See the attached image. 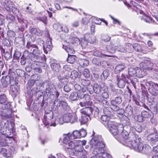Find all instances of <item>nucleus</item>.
Wrapping results in <instances>:
<instances>
[{
  "mask_svg": "<svg viewBox=\"0 0 158 158\" xmlns=\"http://www.w3.org/2000/svg\"><path fill=\"white\" fill-rule=\"evenodd\" d=\"M130 138L132 141H126V146L135 151L143 153L148 154L149 153L151 149L148 145H143L141 142V139L135 134H131Z\"/></svg>",
  "mask_w": 158,
  "mask_h": 158,
  "instance_id": "nucleus-1",
  "label": "nucleus"
},
{
  "mask_svg": "<svg viewBox=\"0 0 158 158\" xmlns=\"http://www.w3.org/2000/svg\"><path fill=\"white\" fill-rule=\"evenodd\" d=\"M68 138L67 137V139L65 138L63 141L65 150L69 152L70 155L76 156L80 146L75 145L74 143L71 140L68 141L67 140Z\"/></svg>",
  "mask_w": 158,
  "mask_h": 158,
  "instance_id": "nucleus-2",
  "label": "nucleus"
},
{
  "mask_svg": "<svg viewBox=\"0 0 158 158\" xmlns=\"http://www.w3.org/2000/svg\"><path fill=\"white\" fill-rule=\"evenodd\" d=\"M10 105L7 102L6 103L0 102V110H3L1 114V118H10L12 113V109L10 108Z\"/></svg>",
  "mask_w": 158,
  "mask_h": 158,
  "instance_id": "nucleus-3",
  "label": "nucleus"
},
{
  "mask_svg": "<svg viewBox=\"0 0 158 158\" xmlns=\"http://www.w3.org/2000/svg\"><path fill=\"white\" fill-rule=\"evenodd\" d=\"M63 120L65 123H73L77 121L78 117L75 113H68L64 115Z\"/></svg>",
  "mask_w": 158,
  "mask_h": 158,
  "instance_id": "nucleus-4",
  "label": "nucleus"
},
{
  "mask_svg": "<svg viewBox=\"0 0 158 158\" xmlns=\"http://www.w3.org/2000/svg\"><path fill=\"white\" fill-rule=\"evenodd\" d=\"M131 134H134L132 132H130L129 134L128 132L125 130H123L121 133V137L119 135H117V137H115V139L118 141L123 140L125 142V145L126 146V141H132L130 137L131 136Z\"/></svg>",
  "mask_w": 158,
  "mask_h": 158,
  "instance_id": "nucleus-5",
  "label": "nucleus"
},
{
  "mask_svg": "<svg viewBox=\"0 0 158 158\" xmlns=\"http://www.w3.org/2000/svg\"><path fill=\"white\" fill-rule=\"evenodd\" d=\"M15 74V73L13 72L11 69H10L8 72V75L5 77L4 76L2 77L1 81L4 87H7L8 85L10 84V77Z\"/></svg>",
  "mask_w": 158,
  "mask_h": 158,
  "instance_id": "nucleus-6",
  "label": "nucleus"
},
{
  "mask_svg": "<svg viewBox=\"0 0 158 158\" xmlns=\"http://www.w3.org/2000/svg\"><path fill=\"white\" fill-rule=\"evenodd\" d=\"M26 48L31 52H32V53L34 55H40L42 52L39 49L38 47L31 44L30 40L27 42Z\"/></svg>",
  "mask_w": 158,
  "mask_h": 158,
  "instance_id": "nucleus-7",
  "label": "nucleus"
},
{
  "mask_svg": "<svg viewBox=\"0 0 158 158\" xmlns=\"http://www.w3.org/2000/svg\"><path fill=\"white\" fill-rule=\"evenodd\" d=\"M139 65L143 69L150 70H152L153 64L150 59H148L144 60L143 62L140 63Z\"/></svg>",
  "mask_w": 158,
  "mask_h": 158,
  "instance_id": "nucleus-8",
  "label": "nucleus"
},
{
  "mask_svg": "<svg viewBox=\"0 0 158 158\" xmlns=\"http://www.w3.org/2000/svg\"><path fill=\"white\" fill-rule=\"evenodd\" d=\"M104 114L101 117L102 123L107 128H109V113L108 111L103 110Z\"/></svg>",
  "mask_w": 158,
  "mask_h": 158,
  "instance_id": "nucleus-9",
  "label": "nucleus"
},
{
  "mask_svg": "<svg viewBox=\"0 0 158 158\" xmlns=\"http://www.w3.org/2000/svg\"><path fill=\"white\" fill-rule=\"evenodd\" d=\"M67 137H68V141L71 140L70 139H74L76 138H80V136L79 134V131L77 130H75L72 133H69L68 135H65L64 137L63 141L64 140L65 138H67Z\"/></svg>",
  "mask_w": 158,
  "mask_h": 158,
  "instance_id": "nucleus-10",
  "label": "nucleus"
},
{
  "mask_svg": "<svg viewBox=\"0 0 158 158\" xmlns=\"http://www.w3.org/2000/svg\"><path fill=\"white\" fill-rule=\"evenodd\" d=\"M52 47V39L49 38L47 40L46 44L43 45V48L44 52L47 54L48 52L51 50Z\"/></svg>",
  "mask_w": 158,
  "mask_h": 158,
  "instance_id": "nucleus-11",
  "label": "nucleus"
},
{
  "mask_svg": "<svg viewBox=\"0 0 158 158\" xmlns=\"http://www.w3.org/2000/svg\"><path fill=\"white\" fill-rule=\"evenodd\" d=\"M9 118H5L3 119L2 118L3 120L1 123V132L3 134H5V132L6 131L7 128L9 126L8 120L7 119Z\"/></svg>",
  "mask_w": 158,
  "mask_h": 158,
  "instance_id": "nucleus-12",
  "label": "nucleus"
},
{
  "mask_svg": "<svg viewBox=\"0 0 158 158\" xmlns=\"http://www.w3.org/2000/svg\"><path fill=\"white\" fill-rule=\"evenodd\" d=\"M40 85L44 88L47 93H49L52 88L51 82L48 80H45L44 82L40 83Z\"/></svg>",
  "mask_w": 158,
  "mask_h": 158,
  "instance_id": "nucleus-13",
  "label": "nucleus"
},
{
  "mask_svg": "<svg viewBox=\"0 0 158 158\" xmlns=\"http://www.w3.org/2000/svg\"><path fill=\"white\" fill-rule=\"evenodd\" d=\"M93 110V109L91 107L88 106L82 109L81 113L82 114L87 115L89 118L92 114Z\"/></svg>",
  "mask_w": 158,
  "mask_h": 158,
  "instance_id": "nucleus-14",
  "label": "nucleus"
},
{
  "mask_svg": "<svg viewBox=\"0 0 158 158\" xmlns=\"http://www.w3.org/2000/svg\"><path fill=\"white\" fill-rule=\"evenodd\" d=\"M14 5V3L10 0H5L2 3V5L6 10L10 12L11 8Z\"/></svg>",
  "mask_w": 158,
  "mask_h": 158,
  "instance_id": "nucleus-15",
  "label": "nucleus"
},
{
  "mask_svg": "<svg viewBox=\"0 0 158 158\" xmlns=\"http://www.w3.org/2000/svg\"><path fill=\"white\" fill-rule=\"evenodd\" d=\"M127 76H125L123 74H122L121 78L118 80V85L120 88H123L124 87L126 82L127 83Z\"/></svg>",
  "mask_w": 158,
  "mask_h": 158,
  "instance_id": "nucleus-16",
  "label": "nucleus"
},
{
  "mask_svg": "<svg viewBox=\"0 0 158 158\" xmlns=\"http://www.w3.org/2000/svg\"><path fill=\"white\" fill-rule=\"evenodd\" d=\"M90 143L92 145L100 149H103L105 147V145L102 142H98L95 140L94 138H92L90 140Z\"/></svg>",
  "mask_w": 158,
  "mask_h": 158,
  "instance_id": "nucleus-17",
  "label": "nucleus"
},
{
  "mask_svg": "<svg viewBox=\"0 0 158 158\" xmlns=\"http://www.w3.org/2000/svg\"><path fill=\"white\" fill-rule=\"evenodd\" d=\"M39 55H35L34 57L32 58V61L35 62L36 61V62H39L40 64H42L44 62H45L46 59L44 56H40Z\"/></svg>",
  "mask_w": 158,
  "mask_h": 158,
  "instance_id": "nucleus-18",
  "label": "nucleus"
},
{
  "mask_svg": "<svg viewBox=\"0 0 158 158\" xmlns=\"http://www.w3.org/2000/svg\"><path fill=\"white\" fill-rule=\"evenodd\" d=\"M53 26L54 28L58 31H62L66 33L69 32L68 28L65 26H61L60 25L54 24Z\"/></svg>",
  "mask_w": 158,
  "mask_h": 158,
  "instance_id": "nucleus-19",
  "label": "nucleus"
},
{
  "mask_svg": "<svg viewBox=\"0 0 158 158\" xmlns=\"http://www.w3.org/2000/svg\"><path fill=\"white\" fill-rule=\"evenodd\" d=\"M77 93L78 94V99L83 98L85 100L90 101V96L88 94L84 93L81 90L78 91Z\"/></svg>",
  "mask_w": 158,
  "mask_h": 158,
  "instance_id": "nucleus-20",
  "label": "nucleus"
},
{
  "mask_svg": "<svg viewBox=\"0 0 158 158\" xmlns=\"http://www.w3.org/2000/svg\"><path fill=\"white\" fill-rule=\"evenodd\" d=\"M91 147H92L94 148V150L93 151L92 153L94 154L95 155H103L104 153H104V150L103 149H100L97 147H95L93 145L91 146Z\"/></svg>",
  "mask_w": 158,
  "mask_h": 158,
  "instance_id": "nucleus-21",
  "label": "nucleus"
},
{
  "mask_svg": "<svg viewBox=\"0 0 158 158\" xmlns=\"http://www.w3.org/2000/svg\"><path fill=\"white\" fill-rule=\"evenodd\" d=\"M145 84L148 88H151L154 90L158 91V84L152 82H146Z\"/></svg>",
  "mask_w": 158,
  "mask_h": 158,
  "instance_id": "nucleus-22",
  "label": "nucleus"
},
{
  "mask_svg": "<svg viewBox=\"0 0 158 158\" xmlns=\"http://www.w3.org/2000/svg\"><path fill=\"white\" fill-rule=\"evenodd\" d=\"M35 55L33 54L31 52H29L28 50H26L24 51L23 55L22 56L27 60L30 59L32 61V58L34 57Z\"/></svg>",
  "mask_w": 158,
  "mask_h": 158,
  "instance_id": "nucleus-23",
  "label": "nucleus"
},
{
  "mask_svg": "<svg viewBox=\"0 0 158 158\" xmlns=\"http://www.w3.org/2000/svg\"><path fill=\"white\" fill-rule=\"evenodd\" d=\"M89 34H86L84 38H82L80 42L81 45L83 48H85L87 46L88 42L87 40Z\"/></svg>",
  "mask_w": 158,
  "mask_h": 158,
  "instance_id": "nucleus-24",
  "label": "nucleus"
},
{
  "mask_svg": "<svg viewBox=\"0 0 158 158\" xmlns=\"http://www.w3.org/2000/svg\"><path fill=\"white\" fill-rule=\"evenodd\" d=\"M78 76V72L76 70H73L69 73H66V76L67 77H70L73 79H75L77 78Z\"/></svg>",
  "mask_w": 158,
  "mask_h": 158,
  "instance_id": "nucleus-25",
  "label": "nucleus"
},
{
  "mask_svg": "<svg viewBox=\"0 0 158 158\" xmlns=\"http://www.w3.org/2000/svg\"><path fill=\"white\" fill-rule=\"evenodd\" d=\"M50 67L51 69L54 72H58L60 71V66L59 63L55 62L52 63Z\"/></svg>",
  "mask_w": 158,
  "mask_h": 158,
  "instance_id": "nucleus-26",
  "label": "nucleus"
},
{
  "mask_svg": "<svg viewBox=\"0 0 158 158\" xmlns=\"http://www.w3.org/2000/svg\"><path fill=\"white\" fill-rule=\"evenodd\" d=\"M63 47L68 53L74 54L75 52V50L71 44L63 46Z\"/></svg>",
  "mask_w": 158,
  "mask_h": 158,
  "instance_id": "nucleus-27",
  "label": "nucleus"
},
{
  "mask_svg": "<svg viewBox=\"0 0 158 158\" xmlns=\"http://www.w3.org/2000/svg\"><path fill=\"white\" fill-rule=\"evenodd\" d=\"M136 72L135 76L139 78L143 77L145 74V72L139 67H136Z\"/></svg>",
  "mask_w": 158,
  "mask_h": 158,
  "instance_id": "nucleus-28",
  "label": "nucleus"
},
{
  "mask_svg": "<svg viewBox=\"0 0 158 158\" xmlns=\"http://www.w3.org/2000/svg\"><path fill=\"white\" fill-rule=\"evenodd\" d=\"M35 83L33 80H29L27 85V89L29 91H32L33 89V86Z\"/></svg>",
  "mask_w": 158,
  "mask_h": 158,
  "instance_id": "nucleus-29",
  "label": "nucleus"
},
{
  "mask_svg": "<svg viewBox=\"0 0 158 158\" xmlns=\"http://www.w3.org/2000/svg\"><path fill=\"white\" fill-rule=\"evenodd\" d=\"M125 66L123 64H120L116 66L114 69V73L115 74L119 73L121 71L125 68Z\"/></svg>",
  "mask_w": 158,
  "mask_h": 158,
  "instance_id": "nucleus-30",
  "label": "nucleus"
},
{
  "mask_svg": "<svg viewBox=\"0 0 158 158\" xmlns=\"http://www.w3.org/2000/svg\"><path fill=\"white\" fill-rule=\"evenodd\" d=\"M79 41V39L76 37H70L69 40H66L67 43L70 44H69L72 45L73 43H76Z\"/></svg>",
  "mask_w": 158,
  "mask_h": 158,
  "instance_id": "nucleus-31",
  "label": "nucleus"
},
{
  "mask_svg": "<svg viewBox=\"0 0 158 158\" xmlns=\"http://www.w3.org/2000/svg\"><path fill=\"white\" fill-rule=\"evenodd\" d=\"M67 60L68 62L70 64H73L76 60V57L74 55H70L69 54Z\"/></svg>",
  "mask_w": 158,
  "mask_h": 158,
  "instance_id": "nucleus-32",
  "label": "nucleus"
},
{
  "mask_svg": "<svg viewBox=\"0 0 158 158\" xmlns=\"http://www.w3.org/2000/svg\"><path fill=\"white\" fill-rule=\"evenodd\" d=\"M89 120H90V117L89 118L87 115L83 116L82 115L81 116V118L79 119L80 122L82 124L86 123Z\"/></svg>",
  "mask_w": 158,
  "mask_h": 158,
  "instance_id": "nucleus-33",
  "label": "nucleus"
},
{
  "mask_svg": "<svg viewBox=\"0 0 158 158\" xmlns=\"http://www.w3.org/2000/svg\"><path fill=\"white\" fill-rule=\"evenodd\" d=\"M94 92L96 94H99L101 91V87L97 83H94Z\"/></svg>",
  "mask_w": 158,
  "mask_h": 158,
  "instance_id": "nucleus-34",
  "label": "nucleus"
},
{
  "mask_svg": "<svg viewBox=\"0 0 158 158\" xmlns=\"http://www.w3.org/2000/svg\"><path fill=\"white\" fill-rule=\"evenodd\" d=\"M115 79H116V78H115ZM116 79H114L113 80H113H111V81L112 82V83H110V88L111 91L112 92H113L114 93V96H116V89L114 87V85H116V81L115 80Z\"/></svg>",
  "mask_w": 158,
  "mask_h": 158,
  "instance_id": "nucleus-35",
  "label": "nucleus"
},
{
  "mask_svg": "<svg viewBox=\"0 0 158 158\" xmlns=\"http://www.w3.org/2000/svg\"><path fill=\"white\" fill-rule=\"evenodd\" d=\"M79 63L80 66L84 67L87 66L89 64V61L85 59H81L79 61Z\"/></svg>",
  "mask_w": 158,
  "mask_h": 158,
  "instance_id": "nucleus-36",
  "label": "nucleus"
},
{
  "mask_svg": "<svg viewBox=\"0 0 158 158\" xmlns=\"http://www.w3.org/2000/svg\"><path fill=\"white\" fill-rule=\"evenodd\" d=\"M9 152L10 153V155H9L8 154V155L7 156V158H12L13 157V155L16 153L17 150L15 148L12 147H11L9 149Z\"/></svg>",
  "mask_w": 158,
  "mask_h": 158,
  "instance_id": "nucleus-37",
  "label": "nucleus"
},
{
  "mask_svg": "<svg viewBox=\"0 0 158 158\" xmlns=\"http://www.w3.org/2000/svg\"><path fill=\"white\" fill-rule=\"evenodd\" d=\"M127 83L129 84H132V85L135 87V84L137 82V79L135 78H131L127 77Z\"/></svg>",
  "mask_w": 158,
  "mask_h": 158,
  "instance_id": "nucleus-38",
  "label": "nucleus"
},
{
  "mask_svg": "<svg viewBox=\"0 0 158 158\" xmlns=\"http://www.w3.org/2000/svg\"><path fill=\"white\" fill-rule=\"evenodd\" d=\"M59 103L64 110H67L69 109V106L66 102L61 101H60Z\"/></svg>",
  "mask_w": 158,
  "mask_h": 158,
  "instance_id": "nucleus-39",
  "label": "nucleus"
},
{
  "mask_svg": "<svg viewBox=\"0 0 158 158\" xmlns=\"http://www.w3.org/2000/svg\"><path fill=\"white\" fill-rule=\"evenodd\" d=\"M125 48L126 50V52H131L134 50L133 45L130 43H127L126 45Z\"/></svg>",
  "mask_w": 158,
  "mask_h": 158,
  "instance_id": "nucleus-40",
  "label": "nucleus"
},
{
  "mask_svg": "<svg viewBox=\"0 0 158 158\" xmlns=\"http://www.w3.org/2000/svg\"><path fill=\"white\" fill-rule=\"evenodd\" d=\"M136 67L135 68H131L128 69V73L130 76H135Z\"/></svg>",
  "mask_w": 158,
  "mask_h": 158,
  "instance_id": "nucleus-41",
  "label": "nucleus"
},
{
  "mask_svg": "<svg viewBox=\"0 0 158 158\" xmlns=\"http://www.w3.org/2000/svg\"><path fill=\"white\" fill-rule=\"evenodd\" d=\"M69 98L73 101L77 100L78 99V94L77 92H73L70 95Z\"/></svg>",
  "mask_w": 158,
  "mask_h": 158,
  "instance_id": "nucleus-42",
  "label": "nucleus"
},
{
  "mask_svg": "<svg viewBox=\"0 0 158 158\" xmlns=\"http://www.w3.org/2000/svg\"><path fill=\"white\" fill-rule=\"evenodd\" d=\"M87 40L88 43L93 44L96 41V38L94 35L89 34Z\"/></svg>",
  "mask_w": 158,
  "mask_h": 158,
  "instance_id": "nucleus-43",
  "label": "nucleus"
},
{
  "mask_svg": "<svg viewBox=\"0 0 158 158\" xmlns=\"http://www.w3.org/2000/svg\"><path fill=\"white\" fill-rule=\"evenodd\" d=\"M7 150L5 148L3 147H0V154L4 157H6L8 155L6 153Z\"/></svg>",
  "mask_w": 158,
  "mask_h": 158,
  "instance_id": "nucleus-44",
  "label": "nucleus"
},
{
  "mask_svg": "<svg viewBox=\"0 0 158 158\" xmlns=\"http://www.w3.org/2000/svg\"><path fill=\"white\" fill-rule=\"evenodd\" d=\"M134 50L136 51L141 52H142L143 49L141 46L138 44H135L133 45Z\"/></svg>",
  "mask_w": 158,
  "mask_h": 158,
  "instance_id": "nucleus-45",
  "label": "nucleus"
},
{
  "mask_svg": "<svg viewBox=\"0 0 158 158\" xmlns=\"http://www.w3.org/2000/svg\"><path fill=\"white\" fill-rule=\"evenodd\" d=\"M83 150L81 146H80L79 149L77 152V153L76 154V156H77L79 158H81L83 157Z\"/></svg>",
  "mask_w": 158,
  "mask_h": 158,
  "instance_id": "nucleus-46",
  "label": "nucleus"
},
{
  "mask_svg": "<svg viewBox=\"0 0 158 158\" xmlns=\"http://www.w3.org/2000/svg\"><path fill=\"white\" fill-rule=\"evenodd\" d=\"M16 73L18 76L20 77H23L26 76V73L22 70L18 69L16 70Z\"/></svg>",
  "mask_w": 158,
  "mask_h": 158,
  "instance_id": "nucleus-47",
  "label": "nucleus"
},
{
  "mask_svg": "<svg viewBox=\"0 0 158 158\" xmlns=\"http://www.w3.org/2000/svg\"><path fill=\"white\" fill-rule=\"evenodd\" d=\"M71 70V69L69 67L68 65H64L63 68V72L65 76L66 73H69Z\"/></svg>",
  "mask_w": 158,
  "mask_h": 158,
  "instance_id": "nucleus-48",
  "label": "nucleus"
},
{
  "mask_svg": "<svg viewBox=\"0 0 158 158\" xmlns=\"http://www.w3.org/2000/svg\"><path fill=\"white\" fill-rule=\"evenodd\" d=\"M114 127L115 129L110 130V131L113 135L114 136H114V137L115 138V137H117V135H118L117 134L119 131L117 129V126H114Z\"/></svg>",
  "mask_w": 158,
  "mask_h": 158,
  "instance_id": "nucleus-49",
  "label": "nucleus"
},
{
  "mask_svg": "<svg viewBox=\"0 0 158 158\" xmlns=\"http://www.w3.org/2000/svg\"><path fill=\"white\" fill-rule=\"evenodd\" d=\"M38 20L43 22L45 24H47V18L45 16L43 17H39L37 18Z\"/></svg>",
  "mask_w": 158,
  "mask_h": 158,
  "instance_id": "nucleus-50",
  "label": "nucleus"
},
{
  "mask_svg": "<svg viewBox=\"0 0 158 158\" xmlns=\"http://www.w3.org/2000/svg\"><path fill=\"white\" fill-rule=\"evenodd\" d=\"M142 20H143L147 23H150L152 20V19L145 15L142 18Z\"/></svg>",
  "mask_w": 158,
  "mask_h": 158,
  "instance_id": "nucleus-51",
  "label": "nucleus"
},
{
  "mask_svg": "<svg viewBox=\"0 0 158 158\" xmlns=\"http://www.w3.org/2000/svg\"><path fill=\"white\" fill-rule=\"evenodd\" d=\"M105 156H106V158H108L109 154L106 153H104L103 155H95L90 157V158H106Z\"/></svg>",
  "mask_w": 158,
  "mask_h": 158,
  "instance_id": "nucleus-52",
  "label": "nucleus"
},
{
  "mask_svg": "<svg viewBox=\"0 0 158 158\" xmlns=\"http://www.w3.org/2000/svg\"><path fill=\"white\" fill-rule=\"evenodd\" d=\"M114 102V101L112 100L111 102V105H110V108L111 109L114 111H117L119 109V107L117 106L116 105L113 104V103Z\"/></svg>",
  "mask_w": 158,
  "mask_h": 158,
  "instance_id": "nucleus-53",
  "label": "nucleus"
},
{
  "mask_svg": "<svg viewBox=\"0 0 158 158\" xmlns=\"http://www.w3.org/2000/svg\"><path fill=\"white\" fill-rule=\"evenodd\" d=\"M148 89L149 93L152 95L154 96H157L158 95V93L157 90H154L151 88H148Z\"/></svg>",
  "mask_w": 158,
  "mask_h": 158,
  "instance_id": "nucleus-54",
  "label": "nucleus"
},
{
  "mask_svg": "<svg viewBox=\"0 0 158 158\" xmlns=\"http://www.w3.org/2000/svg\"><path fill=\"white\" fill-rule=\"evenodd\" d=\"M82 73L85 77L88 78L90 76L89 71L88 69H85L82 72Z\"/></svg>",
  "mask_w": 158,
  "mask_h": 158,
  "instance_id": "nucleus-55",
  "label": "nucleus"
},
{
  "mask_svg": "<svg viewBox=\"0 0 158 158\" xmlns=\"http://www.w3.org/2000/svg\"><path fill=\"white\" fill-rule=\"evenodd\" d=\"M6 19L7 20L11 22L13 21L15 19V17L11 14L8 13L6 15Z\"/></svg>",
  "mask_w": 158,
  "mask_h": 158,
  "instance_id": "nucleus-56",
  "label": "nucleus"
},
{
  "mask_svg": "<svg viewBox=\"0 0 158 158\" xmlns=\"http://www.w3.org/2000/svg\"><path fill=\"white\" fill-rule=\"evenodd\" d=\"M147 109L151 111H154L156 109V105L155 104L151 103L150 105V109L147 107Z\"/></svg>",
  "mask_w": 158,
  "mask_h": 158,
  "instance_id": "nucleus-57",
  "label": "nucleus"
},
{
  "mask_svg": "<svg viewBox=\"0 0 158 158\" xmlns=\"http://www.w3.org/2000/svg\"><path fill=\"white\" fill-rule=\"evenodd\" d=\"M133 109L131 106H128L126 109V113L131 115L132 114Z\"/></svg>",
  "mask_w": 158,
  "mask_h": 158,
  "instance_id": "nucleus-58",
  "label": "nucleus"
},
{
  "mask_svg": "<svg viewBox=\"0 0 158 158\" xmlns=\"http://www.w3.org/2000/svg\"><path fill=\"white\" fill-rule=\"evenodd\" d=\"M11 10L10 12L12 11L13 13L16 15H17L18 13H19V10L15 6L14 4L11 8Z\"/></svg>",
  "mask_w": 158,
  "mask_h": 158,
  "instance_id": "nucleus-59",
  "label": "nucleus"
},
{
  "mask_svg": "<svg viewBox=\"0 0 158 158\" xmlns=\"http://www.w3.org/2000/svg\"><path fill=\"white\" fill-rule=\"evenodd\" d=\"M21 53L18 51H15L14 54V58L15 59L18 60L20 57Z\"/></svg>",
  "mask_w": 158,
  "mask_h": 158,
  "instance_id": "nucleus-60",
  "label": "nucleus"
},
{
  "mask_svg": "<svg viewBox=\"0 0 158 158\" xmlns=\"http://www.w3.org/2000/svg\"><path fill=\"white\" fill-rule=\"evenodd\" d=\"M79 134L81 138V137H85L87 135V132L85 129H82L79 131Z\"/></svg>",
  "mask_w": 158,
  "mask_h": 158,
  "instance_id": "nucleus-61",
  "label": "nucleus"
},
{
  "mask_svg": "<svg viewBox=\"0 0 158 158\" xmlns=\"http://www.w3.org/2000/svg\"><path fill=\"white\" fill-rule=\"evenodd\" d=\"M85 101L83 102H81L80 103L79 105L82 107H87L89 104V101L85 100Z\"/></svg>",
  "mask_w": 158,
  "mask_h": 158,
  "instance_id": "nucleus-62",
  "label": "nucleus"
},
{
  "mask_svg": "<svg viewBox=\"0 0 158 158\" xmlns=\"http://www.w3.org/2000/svg\"><path fill=\"white\" fill-rule=\"evenodd\" d=\"M141 115L143 118H148L151 115L148 112L145 110L142 112Z\"/></svg>",
  "mask_w": 158,
  "mask_h": 158,
  "instance_id": "nucleus-63",
  "label": "nucleus"
},
{
  "mask_svg": "<svg viewBox=\"0 0 158 158\" xmlns=\"http://www.w3.org/2000/svg\"><path fill=\"white\" fill-rule=\"evenodd\" d=\"M81 84L83 86L87 87L90 84V82L88 80H83L82 81Z\"/></svg>",
  "mask_w": 158,
  "mask_h": 158,
  "instance_id": "nucleus-64",
  "label": "nucleus"
}]
</instances>
